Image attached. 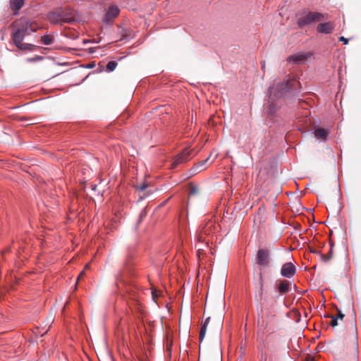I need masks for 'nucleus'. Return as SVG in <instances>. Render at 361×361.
Masks as SVG:
<instances>
[{
    "label": "nucleus",
    "mask_w": 361,
    "mask_h": 361,
    "mask_svg": "<svg viewBox=\"0 0 361 361\" xmlns=\"http://www.w3.org/2000/svg\"><path fill=\"white\" fill-rule=\"evenodd\" d=\"M118 63L114 61H109L106 65V69L109 71H113L116 68Z\"/></svg>",
    "instance_id": "obj_22"
},
{
    "label": "nucleus",
    "mask_w": 361,
    "mask_h": 361,
    "mask_svg": "<svg viewBox=\"0 0 361 361\" xmlns=\"http://www.w3.org/2000/svg\"><path fill=\"white\" fill-rule=\"evenodd\" d=\"M54 316H52V315L50 316L47 319L45 326H48L49 327L51 326V324L54 322Z\"/></svg>",
    "instance_id": "obj_26"
},
{
    "label": "nucleus",
    "mask_w": 361,
    "mask_h": 361,
    "mask_svg": "<svg viewBox=\"0 0 361 361\" xmlns=\"http://www.w3.org/2000/svg\"><path fill=\"white\" fill-rule=\"evenodd\" d=\"M85 270L82 271L80 272V274H79V276H78V279H77V282H78V281H80L85 275Z\"/></svg>",
    "instance_id": "obj_32"
},
{
    "label": "nucleus",
    "mask_w": 361,
    "mask_h": 361,
    "mask_svg": "<svg viewBox=\"0 0 361 361\" xmlns=\"http://www.w3.org/2000/svg\"><path fill=\"white\" fill-rule=\"evenodd\" d=\"M296 82L293 80L288 79L283 82L277 83L269 90V95L276 99L281 98L284 94L290 90Z\"/></svg>",
    "instance_id": "obj_2"
},
{
    "label": "nucleus",
    "mask_w": 361,
    "mask_h": 361,
    "mask_svg": "<svg viewBox=\"0 0 361 361\" xmlns=\"http://www.w3.org/2000/svg\"><path fill=\"white\" fill-rule=\"evenodd\" d=\"M209 322H210V317H208L206 319L204 324L202 325V327H201L200 331V343L202 342V341L205 336L207 328V326L209 325Z\"/></svg>",
    "instance_id": "obj_17"
},
{
    "label": "nucleus",
    "mask_w": 361,
    "mask_h": 361,
    "mask_svg": "<svg viewBox=\"0 0 361 361\" xmlns=\"http://www.w3.org/2000/svg\"><path fill=\"white\" fill-rule=\"evenodd\" d=\"M290 282L286 280L279 281L277 284L278 291L281 295H284L288 293L290 290Z\"/></svg>",
    "instance_id": "obj_12"
},
{
    "label": "nucleus",
    "mask_w": 361,
    "mask_h": 361,
    "mask_svg": "<svg viewBox=\"0 0 361 361\" xmlns=\"http://www.w3.org/2000/svg\"><path fill=\"white\" fill-rule=\"evenodd\" d=\"M278 99L272 96H269L268 104L267 106V113L269 115H274L279 109V106L275 102Z\"/></svg>",
    "instance_id": "obj_8"
},
{
    "label": "nucleus",
    "mask_w": 361,
    "mask_h": 361,
    "mask_svg": "<svg viewBox=\"0 0 361 361\" xmlns=\"http://www.w3.org/2000/svg\"><path fill=\"white\" fill-rule=\"evenodd\" d=\"M191 152L192 150H190L188 148L184 149L179 154L174 157L172 163V168L175 169L179 165L189 161Z\"/></svg>",
    "instance_id": "obj_5"
},
{
    "label": "nucleus",
    "mask_w": 361,
    "mask_h": 361,
    "mask_svg": "<svg viewBox=\"0 0 361 361\" xmlns=\"http://www.w3.org/2000/svg\"><path fill=\"white\" fill-rule=\"evenodd\" d=\"M10 347L11 343H9V341L0 336V351H4L9 354L18 353L20 351L16 349H9Z\"/></svg>",
    "instance_id": "obj_11"
},
{
    "label": "nucleus",
    "mask_w": 361,
    "mask_h": 361,
    "mask_svg": "<svg viewBox=\"0 0 361 361\" xmlns=\"http://www.w3.org/2000/svg\"><path fill=\"white\" fill-rule=\"evenodd\" d=\"M267 355H262V359H261V361H267Z\"/></svg>",
    "instance_id": "obj_34"
},
{
    "label": "nucleus",
    "mask_w": 361,
    "mask_h": 361,
    "mask_svg": "<svg viewBox=\"0 0 361 361\" xmlns=\"http://www.w3.org/2000/svg\"><path fill=\"white\" fill-rule=\"evenodd\" d=\"M324 20V16L319 12H307L302 14L297 20V24L300 28L309 25L312 23Z\"/></svg>",
    "instance_id": "obj_3"
},
{
    "label": "nucleus",
    "mask_w": 361,
    "mask_h": 361,
    "mask_svg": "<svg viewBox=\"0 0 361 361\" xmlns=\"http://www.w3.org/2000/svg\"><path fill=\"white\" fill-rule=\"evenodd\" d=\"M119 13V9L116 6H111L105 16V21H110L115 18Z\"/></svg>",
    "instance_id": "obj_14"
},
{
    "label": "nucleus",
    "mask_w": 361,
    "mask_h": 361,
    "mask_svg": "<svg viewBox=\"0 0 361 361\" xmlns=\"http://www.w3.org/2000/svg\"><path fill=\"white\" fill-rule=\"evenodd\" d=\"M335 27V25L333 22H327L324 23H319L317 25V30L320 33L329 34L332 32Z\"/></svg>",
    "instance_id": "obj_10"
},
{
    "label": "nucleus",
    "mask_w": 361,
    "mask_h": 361,
    "mask_svg": "<svg viewBox=\"0 0 361 361\" xmlns=\"http://www.w3.org/2000/svg\"><path fill=\"white\" fill-rule=\"evenodd\" d=\"M42 44L44 45H50L54 42V37L49 35H45L41 37Z\"/></svg>",
    "instance_id": "obj_18"
},
{
    "label": "nucleus",
    "mask_w": 361,
    "mask_h": 361,
    "mask_svg": "<svg viewBox=\"0 0 361 361\" xmlns=\"http://www.w3.org/2000/svg\"><path fill=\"white\" fill-rule=\"evenodd\" d=\"M344 316H345L344 314H343L341 310H338L337 315L334 316V317H338V319L343 320V319L344 318Z\"/></svg>",
    "instance_id": "obj_29"
},
{
    "label": "nucleus",
    "mask_w": 361,
    "mask_h": 361,
    "mask_svg": "<svg viewBox=\"0 0 361 361\" xmlns=\"http://www.w3.org/2000/svg\"><path fill=\"white\" fill-rule=\"evenodd\" d=\"M333 257V247L331 246L329 253L327 255L322 254L321 259L324 262H327Z\"/></svg>",
    "instance_id": "obj_21"
},
{
    "label": "nucleus",
    "mask_w": 361,
    "mask_h": 361,
    "mask_svg": "<svg viewBox=\"0 0 361 361\" xmlns=\"http://www.w3.org/2000/svg\"><path fill=\"white\" fill-rule=\"evenodd\" d=\"M311 56L310 53H301L298 54H295L290 56L287 61L290 62L293 61L296 64L301 63L302 62L306 61Z\"/></svg>",
    "instance_id": "obj_9"
},
{
    "label": "nucleus",
    "mask_w": 361,
    "mask_h": 361,
    "mask_svg": "<svg viewBox=\"0 0 361 361\" xmlns=\"http://www.w3.org/2000/svg\"><path fill=\"white\" fill-rule=\"evenodd\" d=\"M43 58L42 56H36L34 58H29L27 59L28 61L30 62H35V61H39V60H42Z\"/></svg>",
    "instance_id": "obj_28"
},
{
    "label": "nucleus",
    "mask_w": 361,
    "mask_h": 361,
    "mask_svg": "<svg viewBox=\"0 0 361 361\" xmlns=\"http://www.w3.org/2000/svg\"><path fill=\"white\" fill-rule=\"evenodd\" d=\"M189 190H190V191H189L188 200L190 198H192V197L197 196L199 194L198 188L192 183L190 184Z\"/></svg>",
    "instance_id": "obj_19"
},
{
    "label": "nucleus",
    "mask_w": 361,
    "mask_h": 361,
    "mask_svg": "<svg viewBox=\"0 0 361 361\" xmlns=\"http://www.w3.org/2000/svg\"><path fill=\"white\" fill-rule=\"evenodd\" d=\"M147 187V185L145 183H142L139 185H137L136 188L140 191H144Z\"/></svg>",
    "instance_id": "obj_27"
},
{
    "label": "nucleus",
    "mask_w": 361,
    "mask_h": 361,
    "mask_svg": "<svg viewBox=\"0 0 361 361\" xmlns=\"http://www.w3.org/2000/svg\"><path fill=\"white\" fill-rule=\"evenodd\" d=\"M339 41L343 42L344 44H347L348 43V39L343 36L339 37Z\"/></svg>",
    "instance_id": "obj_31"
},
{
    "label": "nucleus",
    "mask_w": 361,
    "mask_h": 361,
    "mask_svg": "<svg viewBox=\"0 0 361 361\" xmlns=\"http://www.w3.org/2000/svg\"><path fill=\"white\" fill-rule=\"evenodd\" d=\"M311 252H313V253H317V252L315 251V250H311Z\"/></svg>",
    "instance_id": "obj_38"
},
{
    "label": "nucleus",
    "mask_w": 361,
    "mask_h": 361,
    "mask_svg": "<svg viewBox=\"0 0 361 361\" xmlns=\"http://www.w3.org/2000/svg\"><path fill=\"white\" fill-rule=\"evenodd\" d=\"M90 264H87L86 266L85 267L84 270L85 271L86 269H88L90 268Z\"/></svg>",
    "instance_id": "obj_35"
},
{
    "label": "nucleus",
    "mask_w": 361,
    "mask_h": 361,
    "mask_svg": "<svg viewBox=\"0 0 361 361\" xmlns=\"http://www.w3.org/2000/svg\"><path fill=\"white\" fill-rule=\"evenodd\" d=\"M154 297H156V295L154 294V293L152 292V298L154 299Z\"/></svg>",
    "instance_id": "obj_37"
},
{
    "label": "nucleus",
    "mask_w": 361,
    "mask_h": 361,
    "mask_svg": "<svg viewBox=\"0 0 361 361\" xmlns=\"http://www.w3.org/2000/svg\"><path fill=\"white\" fill-rule=\"evenodd\" d=\"M180 227L182 228V229H186V225L183 222V221H181L180 224Z\"/></svg>",
    "instance_id": "obj_33"
},
{
    "label": "nucleus",
    "mask_w": 361,
    "mask_h": 361,
    "mask_svg": "<svg viewBox=\"0 0 361 361\" xmlns=\"http://www.w3.org/2000/svg\"><path fill=\"white\" fill-rule=\"evenodd\" d=\"M209 159V157H207V159L196 164L195 166V170L200 171L206 168L204 166L208 162Z\"/></svg>",
    "instance_id": "obj_20"
},
{
    "label": "nucleus",
    "mask_w": 361,
    "mask_h": 361,
    "mask_svg": "<svg viewBox=\"0 0 361 361\" xmlns=\"http://www.w3.org/2000/svg\"><path fill=\"white\" fill-rule=\"evenodd\" d=\"M24 4V0H11L10 7L12 11H18ZM15 13H17L16 12Z\"/></svg>",
    "instance_id": "obj_16"
},
{
    "label": "nucleus",
    "mask_w": 361,
    "mask_h": 361,
    "mask_svg": "<svg viewBox=\"0 0 361 361\" xmlns=\"http://www.w3.org/2000/svg\"><path fill=\"white\" fill-rule=\"evenodd\" d=\"M222 326H223V322L221 319H219L216 322V328H217V329L219 331H220L221 329Z\"/></svg>",
    "instance_id": "obj_30"
},
{
    "label": "nucleus",
    "mask_w": 361,
    "mask_h": 361,
    "mask_svg": "<svg viewBox=\"0 0 361 361\" xmlns=\"http://www.w3.org/2000/svg\"><path fill=\"white\" fill-rule=\"evenodd\" d=\"M331 321L330 322V325L333 327L338 325V317H335L334 316L331 317Z\"/></svg>",
    "instance_id": "obj_25"
},
{
    "label": "nucleus",
    "mask_w": 361,
    "mask_h": 361,
    "mask_svg": "<svg viewBox=\"0 0 361 361\" xmlns=\"http://www.w3.org/2000/svg\"><path fill=\"white\" fill-rule=\"evenodd\" d=\"M62 23H72L77 19L76 12L69 8H59Z\"/></svg>",
    "instance_id": "obj_4"
},
{
    "label": "nucleus",
    "mask_w": 361,
    "mask_h": 361,
    "mask_svg": "<svg viewBox=\"0 0 361 361\" xmlns=\"http://www.w3.org/2000/svg\"><path fill=\"white\" fill-rule=\"evenodd\" d=\"M314 133L316 138L326 140L329 132L327 129L317 128L314 129Z\"/></svg>",
    "instance_id": "obj_15"
},
{
    "label": "nucleus",
    "mask_w": 361,
    "mask_h": 361,
    "mask_svg": "<svg viewBox=\"0 0 361 361\" xmlns=\"http://www.w3.org/2000/svg\"><path fill=\"white\" fill-rule=\"evenodd\" d=\"M256 263L260 266H267L269 263V252L260 249L257 251Z\"/></svg>",
    "instance_id": "obj_6"
},
{
    "label": "nucleus",
    "mask_w": 361,
    "mask_h": 361,
    "mask_svg": "<svg viewBox=\"0 0 361 361\" xmlns=\"http://www.w3.org/2000/svg\"><path fill=\"white\" fill-rule=\"evenodd\" d=\"M12 39L14 44L20 50H32L34 45L29 43H23L24 38L32 32L37 30L36 23L27 18H21L16 20L12 25Z\"/></svg>",
    "instance_id": "obj_1"
},
{
    "label": "nucleus",
    "mask_w": 361,
    "mask_h": 361,
    "mask_svg": "<svg viewBox=\"0 0 361 361\" xmlns=\"http://www.w3.org/2000/svg\"><path fill=\"white\" fill-rule=\"evenodd\" d=\"M296 272L295 267L291 262L285 263L281 269V274L286 278H291Z\"/></svg>",
    "instance_id": "obj_7"
},
{
    "label": "nucleus",
    "mask_w": 361,
    "mask_h": 361,
    "mask_svg": "<svg viewBox=\"0 0 361 361\" xmlns=\"http://www.w3.org/2000/svg\"><path fill=\"white\" fill-rule=\"evenodd\" d=\"M263 286H263V279L261 276V278H260L259 293V296L260 300H263Z\"/></svg>",
    "instance_id": "obj_24"
},
{
    "label": "nucleus",
    "mask_w": 361,
    "mask_h": 361,
    "mask_svg": "<svg viewBox=\"0 0 361 361\" xmlns=\"http://www.w3.org/2000/svg\"><path fill=\"white\" fill-rule=\"evenodd\" d=\"M47 18L52 24H62L59 9L49 13Z\"/></svg>",
    "instance_id": "obj_13"
},
{
    "label": "nucleus",
    "mask_w": 361,
    "mask_h": 361,
    "mask_svg": "<svg viewBox=\"0 0 361 361\" xmlns=\"http://www.w3.org/2000/svg\"><path fill=\"white\" fill-rule=\"evenodd\" d=\"M121 36H122V37L121 38V39H127V38L130 37V32L128 30L123 29L121 30Z\"/></svg>",
    "instance_id": "obj_23"
},
{
    "label": "nucleus",
    "mask_w": 361,
    "mask_h": 361,
    "mask_svg": "<svg viewBox=\"0 0 361 361\" xmlns=\"http://www.w3.org/2000/svg\"><path fill=\"white\" fill-rule=\"evenodd\" d=\"M154 297H156V295L154 294V293L152 292V298L154 299Z\"/></svg>",
    "instance_id": "obj_36"
}]
</instances>
